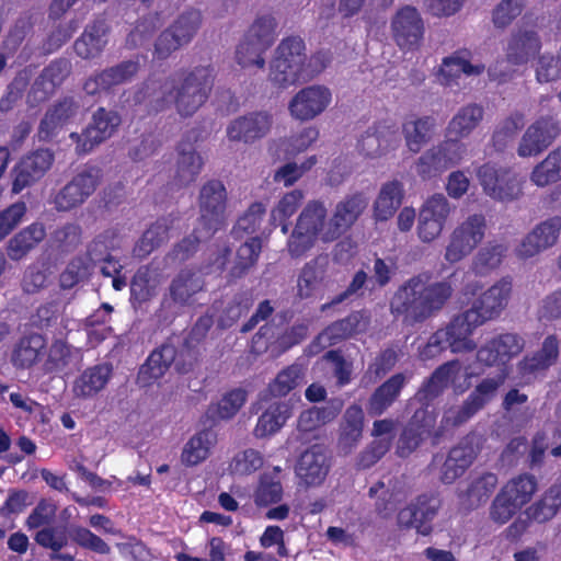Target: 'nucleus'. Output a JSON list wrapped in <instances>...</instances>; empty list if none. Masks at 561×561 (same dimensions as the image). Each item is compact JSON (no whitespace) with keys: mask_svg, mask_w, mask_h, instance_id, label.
<instances>
[{"mask_svg":"<svg viewBox=\"0 0 561 561\" xmlns=\"http://www.w3.org/2000/svg\"><path fill=\"white\" fill-rule=\"evenodd\" d=\"M211 65L179 69L164 80L148 78L135 94L137 102H148L160 112L174 104L176 112L188 117L195 114L208 100L215 83Z\"/></svg>","mask_w":561,"mask_h":561,"instance_id":"1","label":"nucleus"},{"mask_svg":"<svg viewBox=\"0 0 561 561\" xmlns=\"http://www.w3.org/2000/svg\"><path fill=\"white\" fill-rule=\"evenodd\" d=\"M454 293L448 280L432 282L430 273H419L401 284L390 300V312L404 322L421 323L439 312Z\"/></svg>","mask_w":561,"mask_h":561,"instance_id":"2","label":"nucleus"},{"mask_svg":"<svg viewBox=\"0 0 561 561\" xmlns=\"http://www.w3.org/2000/svg\"><path fill=\"white\" fill-rule=\"evenodd\" d=\"M306 45L300 36H287L280 41L271 62L268 79L277 89H286L305 81L310 73L306 68Z\"/></svg>","mask_w":561,"mask_h":561,"instance_id":"3","label":"nucleus"},{"mask_svg":"<svg viewBox=\"0 0 561 561\" xmlns=\"http://www.w3.org/2000/svg\"><path fill=\"white\" fill-rule=\"evenodd\" d=\"M537 489L538 481L530 473H519L510 479L491 504V519L500 525L506 524L524 505L530 502Z\"/></svg>","mask_w":561,"mask_h":561,"instance_id":"4","label":"nucleus"},{"mask_svg":"<svg viewBox=\"0 0 561 561\" xmlns=\"http://www.w3.org/2000/svg\"><path fill=\"white\" fill-rule=\"evenodd\" d=\"M277 23L272 14L257 16L236 48V61L242 68L263 69V55L273 45Z\"/></svg>","mask_w":561,"mask_h":561,"instance_id":"5","label":"nucleus"},{"mask_svg":"<svg viewBox=\"0 0 561 561\" xmlns=\"http://www.w3.org/2000/svg\"><path fill=\"white\" fill-rule=\"evenodd\" d=\"M505 379V370L494 377L482 379L460 405L451 407L445 411L440 426L444 430H449L467 423L492 401Z\"/></svg>","mask_w":561,"mask_h":561,"instance_id":"6","label":"nucleus"},{"mask_svg":"<svg viewBox=\"0 0 561 561\" xmlns=\"http://www.w3.org/2000/svg\"><path fill=\"white\" fill-rule=\"evenodd\" d=\"M100 180L99 168L82 169L51 196L54 208L59 213H65L80 207L96 191Z\"/></svg>","mask_w":561,"mask_h":561,"instance_id":"7","label":"nucleus"},{"mask_svg":"<svg viewBox=\"0 0 561 561\" xmlns=\"http://www.w3.org/2000/svg\"><path fill=\"white\" fill-rule=\"evenodd\" d=\"M477 178L483 192L493 199L512 202L523 194V182L511 168L486 162L478 168Z\"/></svg>","mask_w":561,"mask_h":561,"instance_id":"8","label":"nucleus"},{"mask_svg":"<svg viewBox=\"0 0 561 561\" xmlns=\"http://www.w3.org/2000/svg\"><path fill=\"white\" fill-rule=\"evenodd\" d=\"M121 122L122 119L117 112L99 107L81 134L73 131L69 135L70 139L76 144L77 154H87L112 137Z\"/></svg>","mask_w":561,"mask_h":561,"instance_id":"9","label":"nucleus"},{"mask_svg":"<svg viewBox=\"0 0 561 561\" xmlns=\"http://www.w3.org/2000/svg\"><path fill=\"white\" fill-rule=\"evenodd\" d=\"M485 229L486 222L483 215L473 214L469 216L450 233L445 251V260L454 264L469 255L483 240Z\"/></svg>","mask_w":561,"mask_h":561,"instance_id":"10","label":"nucleus"},{"mask_svg":"<svg viewBox=\"0 0 561 561\" xmlns=\"http://www.w3.org/2000/svg\"><path fill=\"white\" fill-rule=\"evenodd\" d=\"M368 207V197L363 192L345 195L334 208L332 217L322 232L324 242H332L347 232Z\"/></svg>","mask_w":561,"mask_h":561,"instance_id":"11","label":"nucleus"},{"mask_svg":"<svg viewBox=\"0 0 561 561\" xmlns=\"http://www.w3.org/2000/svg\"><path fill=\"white\" fill-rule=\"evenodd\" d=\"M442 506V499L436 492L417 495L408 506L398 514L400 527L415 528L416 533L427 536L433 531V520Z\"/></svg>","mask_w":561,"mask_h":561,"instance_id":"12","label":"nucleus"},{"mask_svg":"<svg viewBox=\"0 0 561 561\" xmlns=\"http://www.w3.org/2000/svg\"><path fill=\"white\" fill-rule=\"evenodd\" d=\"M227 202L226 187L219 180L206 182L199 192V221L207 237H213L224 225Z\"/></svg>","mask_w":561,"mask_h":561,"instance_id":"13","label":"nucleus"},{"mask_svg":"<svg viewBox=\"0 0 561 561\" xmlns=\"http://www.w3.org/2000/svg\"><path fill=\"white\" fill-rule=\"evenodd\" d=\"M451 208L443 194L430 196L420 207L416 225L419 239L424 243L436 240L450 215Z\"/></svg>","mask_w":561,"mask_h":561,"instance_id":"14","label":"nucleus"},{"mask_svg":"<svg viewBox=\"0 0 561 561\" xmlns=\"http://www.w3.org/2000/svg\"><path fill=\"white\" fill-rule=\"evenodd\" d=\"M391 32L393 41L401 49L419 48L425 32L419 10L412 5L400 8L391 20Z\"/></svg>","mask_w":561,"mask_h":561,"instance_id":"15","label":"nucleus"},{"mask_svg":"<svg viewBox=\"0 0 561 561\" xmlns=\"http://www.w3.org/2000/svg\"><path fill=\"white\" fill-rule=\"evenodd\" d=\"M560 130V124L553 116L537 118L524 133L517 148L518 156H538L556 140Z\"/></svg>","mask_w":561,"mask_h":561,"instance_id":"16","label":"nucleus"},{"mask_svg":"<svg viewBox=\"0 0 561 561\" xmlns=\"http://www.w3.org/2000/svg\"><path fill=\"white\" fill-rule=\"evenodd\" d=\"M436 422V414L427 408L414 411L409 422L403 427L398 443L397 455L401 458L409 457L427 437Z\"/></svg>","mask_w":561,"mask_h":561,"instance_id":"17","label":"nucleus"},{"mask_svg":"<svg viewBox=\"0 0 561 561\" xmlns=\"http://www.w3.org/2000/svg\"><path fill=\"white\" fill-rule=\"evenodd\" d=\"M525 341L517 333H502L477 351V360L488 367L505 366L524 350Z\"/></svg>","mask_w":561,"mask_h":561,"instance_id":"18","label":"nucleus"},{"mask_svg":"<svg viewBox=\"0 0 561 561\" xmlns=\"http://www.w3.org/2000/svg\"><path fill=\"white\" fill-rule=\"evenodd\" d=\"M54 159L49 149H37L21 158L12 171V192L18 194L42 179L53 165Z\"/></svg>","mask_w":561,"mask_h":561,"instance_id":"19","label":"nucleus"},{"mask_svg":"<svg viewBox=\"0 0 561 561\" xmlns=\"http://www.w3.org/2000/svg\"><path fill=\"white\" fill-rule=\"evenodd\" d=\"M332 93L324 85H309L298 91L289 101L290 115L301 122L311 121L329 106Z\"/></svg>","mask_w":561,"mask_h":561,"instance_id":"20","label":"nucleus"},{"mask_svg":"<svg viewBox=\"0 0 561 561\" xmlns=\"http://www.w3.org/2000/svg\"><path fill=\"white\" fill-rule=\"evenodd\" d=\"M512 279L504 277L481 294L468 309L484 324L497 318L508 304Z\"/></svg>","mask_w":561,"mask_h":561,"instance_id":"21","label":"nucleus"},{"mask_svg":"<svg viewBox=\"0 0 561 561\" xmlns=\"http://www.w3.org/2000/svg\"><path fill=\"white\" fill-rule=\"evenodd\" d=\"M481 325V321L467 309L456 314L445 328L439 330L443 331L451 353H468L477 348V343L471 335Z\"/></svg>","mask_w":561,"mask_h":561,"instance_id":"22","label":"nucleus"},{"mask_svg":"<svg viewBox=\"0 0 561 561\" xmlns=\"http://www.w3.org/2000/svg\"><path fill=\"white\" fill-rule=\"evenodd\" d=\"M272 124L273 116L268 112H251L233 119L227 127V136L231 141L253 144L270 133Z\"/></svg>","mask_w":561,"mask_h":561,"instance_id":"23","label":"nucleus"},{"mask_svg":"<svg viewBox=\"0 0 561 561\" xmlns=\"http://www.w3.org/2000/svg\"><path fill=\"white\" fill-rule=\"evenodd\" d=\"M139 69L140 64L138 60H123L88 78L83 84V90L89 95L98 94L101 91H108L113 87L130 81L138 73Z\"/></svg>","mask_w":561,"mask_h":561,"instance_id":"24","label":"nucleus"},{"mask_svg":"<svg viewBox=\"0 0 561 561\" xmlns=\"http://www.w3.org/2000/svg\"><path fill=\"white\" fill-rule=\"evenodd\" d=\"M330 470V458L320 444L306 449L296 463V474L307 486H318L327 478Z\"/></svg>","mask_w":561,"mask_h":561,"instance_id":"25","label":"nucleus"},{"mask_svg":"<svg viewBox=\"0 0 561 561\" xmlns=\"http://www.w3.org/2000/svg\"><path fill=\"white\" fill-rule=\"evenodd\" d=\"M198 139L196 130L186 133L178 146V163L174 184L179 187L195 182L203 168L202 157L196 152L194 144Z\"/></svg>","mask_w":561,"mask_h":561,"instance_id":"26","label":"nucleus"},{"mask_svg":"<svg viewBox=\"0 0 561 561\" xmlns=\"http://www.w3.org/2000/svg\"><path fill=\"white\" fill-rule=\"evenodd\" d=\"M561 217L556 216L537 225L522 241L517 249L518 256L531 257L542 250L552 247L560 234Z\"/></svg>","mask_w":561,"mask_h":561,"instance_id":"27","label":"nucleus"},{"mask_svg":"<svg viewBox=\"0 0 561 561\" xmlns=\"http://www.w3.org/2000/svg\"><path fill=\"white\" fill-rule=\"evenodd\" d=\"M460 369L461 365L458 359H453L438 366L431 376L423 381L415 393V400L422 404L421 408L428 409V403L443 393L450 381L459 374Z\"/></svg>","mask_w":561,"mask_h":561,"instance_id":"28","label":"nucleus"},{"mask_svg":"<svg viewBox=\"0 0 561 561\" xmlns=\"http://www.w3.org/2000/svg\"><path fill=\"white\" fill-rule=\"evenodd\" d=\"M407 382V376L403 373H397L379 385L367 401L368 415L371 417L382 415L400 398Z\"/></svg>","mask_w":561,"mask_h":561,"instance_id":"29","label":"nucleus"},{"mask_svg":"<svg viewBox=\"0 0 561 561\" xmlns=\"http://www.w3.org/2000/svg\"><path fill=\"white\" fill-rule=\"evenodd\" d=\"M70 62L67 59H56L46 66L41 75L35 79L30 91V98L37 103L44 102L61 85L70 75Z\"/></svg>","mask_w":561,"mask_h":561,"instance_id":"30","label":"nucleus"},{"mask_svg":"<svg viewBox=\"0 0 561 561\" xmlns=\"http://www.w3.org/2000/svg\"><path fill=\"white\" fill-rule=\"evenodd\" d=\"M46 351L47 340L43 334L24 333L14 344L11 360L14 367L28 369L42 360Z\"/></svg>","mask_w":561,"mask_h":561,"instance_id":"31","label":"nucleus"},{"mask_svg":"<svg viewBox=\"0 0 561 561\" xmlns=\"http://www.w3.org/2000/svg\"><path fill=\"white\" fill-rule=\"evenodd\" d=\"M370 323V312L366 309L352 311L343 319L330 323L321 333L330 345L363 333Z\"/></svg>","mask_w":561,"mask_h":561,"instance_id":"32","label":"nucleus"},{"mask_svg":"<svg viewBox=\"0 0 561 561\" xmlns=\"http://www.w3.org/2000/svg\"><path fill=\"white\" fill-rule=\"evenodd\" d=\"M560 354L559 340L554 334L545 337L541 347L531 355H526L518 364L519 374L535 376L553 366Z\"/></svg>","mask_w":561,"mask_h":561,"instance_id":"33","label":"nucleus"},{"mask_svg":"<svg viewBox=\"0 0 561 561\" xmlns=\"http://www.w3.org/2000/svg\"><path fill=\"white\" fill-rule=\"evenodd\" d=\"M462 145L456 141L445 140L437 147H434L424 152L417 161V173L423 179H430L435 176L438 172H442L453 164L457 163L459 157L455 160L448 157V152L461 149Z\"/></svg>","mask_w":561,"mask_h":561,"instance_id":"34","label":"nucleus"},{"mask_svg":"<svg viewBox=\"0 0 561 561\" xmlns=\"http://www.w3.org/2000/svg\"><path fill=\"white\" fill-rule=\"evenodd\" d=\"M113 376V365L108 362L85 368L73 382V392L79 398H93L101 392Z\"/></svg>","mask_w":561,"mask_h":561,"instance_id":"35","label":"nucleus"},{"mask_svg":"<svg viewBox=\"0 0 561 561\" xmlns=\"http://www.w3.org/2000/svg\"><path fill=\"white\" fill-rule=\"evenodd\" d=\"M205 289L203 276L193 268H182L171 280L169 294L174 304L191 306L194 297Z\"/></svg>","mask_w":561,"mask_h":561,"instance_id":"36","label":"nucleus"},{"mask_svg":"<svg viewBox=\"0 0 561 561\" xmlns=\"http://www.w3.org/2000/svg\"><path fill=\"white\" fill-rule=\"evenodd\" d=\"M541 48L540 38L535 31L518 30L512 34L506 49L507 61L519 66L527 64L539 54Z\"/></svg>","mask_w":561,"mask_h":561,"instance_id":"37","label":"nucleus"},{"mask_svg":"<svg viewBox=\"0 0 561 561\" xmlns=\"http://www.w3.org/2000/svg\"><path fill=\"white\" fill-rule=\"evenodd\" d=\"M404 197L403 184L398 180L386 182L373 205V216L376 221H387L400 208Z\"/></svg>","mask_w":561,"mask_h":561,"instance_id":"38","label":"nucleus"},{"mask_svg":"<svg viewBox=\"0 0 561 561\" xmlns=\"http://www.w3.org/2000/svg\"><path fill=\"white\" fill-rule=\"evenodd\" d=\"M484 110L479 104H467L458 110L447 126L448 141H456L468 137L483 119Z\"/></svg>","mask_w":561,"mask_h":561,"instance_id":"39","label":"nucleus"},{"mask_svg":"<svg viewBox=\"0 0 561 561\" xmlns=\"http://www.w3.org/2000/svg\"><path fill=\"white\" fill-rule=\"evenodd\" d=\"M107 26L103 20H95L87 25L82 35L76 39L73 48L83 59H93L101 55L106 46Z\"/></svg>","mask_w":561,"mask_h":561,"instance_id":"40","label":"nucleus"},{"mask_svg":"<svg viewBox=\"0 0 561 561\" xmlns=\"http://www.w3.org/2000/svg\"><path fill=\"white\" fill-rule=\"evenodd\" d=\"M46 237L42 222H33L15 233L7 243V254L12 261H20Z\"/></svg>","mask_w":561,"mask_h":561,"instance_id":"41","label":"nucleus"},{"mask_svg":"<svg viewBox=\"0 0 561 561\" xmlns=\"http://www.w3.org/2000/svg\"><path fill=\"white\" fill-rule=\"evenodd\" d=\"M470 58L471 51L466 48L458 49L453 55L445 57L439 68L444 83L450 84L462 73L467 76L481 75L484 71V65H472Z\"/></svg>","mask_w":561,"mask_h":561,"instance_id":"42","label":"nucleus"},{"mask_svg":"<svg viewBox=\"0 0 561 561\" xmlns=\"http://www.w3.org/2000/svg\"><path fill=\"white\" fill-rule=\"evenodd\" d=\"M262 252V240L260 237H251L242 243L228 272V280L234 282L243 278L256 265Z\"/></svg>","mask_w":561,"mask_h":561,"instance_id":"43","label":"nucleus"},{"mask_svg":"<svg viewBox=\"0 0 561 561\" xmlns=\"http://www.w3.org/2000/svg\"><path fill=\"white\" fill-rule=\"evenodd\" d=\"M436 119L433 116H423L405 121L402 134L410 151L417 153L435 134Z\"/></svg>","mask_w":561,"mask_h":561,"instance_id":"44","label":"nucleus"},{"mask_svg":"<svg viewBox=\"0 0 561 561\" xmlns=\"http://www.w3.org/2000/svg\"><path fill=\"white\" fill-rule=\"evenodd\" d=\"M473 459L474 453L471 447L463 445L453 447L442 466L440 481L451 484L466 472Z\"/></svg>","mask_w":561,"mask_h":561,"instance_id":"45","label":"nucleus"},{"mask_svg":"<svg viewBox=\"0 0 561 561\" xmlns=\"http://www.w3.org/2000/svg\"><path fill=\"white\" fill-rule=\"evenodd\" d=\"M290 407L284 402H274L259 416L253 434L265 438L277 433L290 417Z\"/></svg>","mask_w":561,"mask_h":561,"instance_id":"46","label":"nucleus"},{"mask_svg":"<svg viewBox=\"0 0 561 561\" xmlns=\"http://www.w3.org/2000/svg\"><path fill=\"white\" fill-rule=\"evenodd\" d=\"M216 442L217 435L214 431L207 428L197 432L184 445L181 461L187 467L201 463L209 456L210 448Z\"/></svg>","mask_w":561,"mask_h":561,"instance_id":"47","label":"nucleus"},{"mask_svg":"<svg viewBox=\"0 0 561 561\" xmlns=\"http://www.w3.org/2000/svg\"><path fill=\"white\" fill-rule=\"evenodd\" d=\"M560 508L561 484H552L539 500L527 507L526 514L529 519L542 524L551 520Z\"/></svg>","mask_w":561,"mask_h":561,"instance_id":"48","label":"nucleus"},{"mask_svg":"<svg viewBox=\"0 0 561 561\" xmlns=\"http://www.w3.org/2000/svg\"><path fill=\"white\" fill-rule=\"evenodd\" d=\"M364 412L357 404L350 405L344 413L341 424L339 445L345 451L351 450L359 442L363 435Z\"/></svg>","mask_w":561,"mask_h":561,"instance_id":"49","label":"nucleus"},{"mask_svg":"<svg viewBox=\"0 0 561 561\" xmlns=\"http://www.w3.org/2000/svg\"><path fill=\"white\" fill-rule=\"evenodd\" d=\"M170 226L167 219L161 218L154 221L136 242L133 254L136 257L145 259L156 249L169 240Z\"/></svg>","mask_w":561,"mask_h":561,"instance_id":"50","label":"nucleus"},{"mask_svg":"<svg viewBox=\"0 0 561 561\" xmlns=\"http://www.w3.org/2000/svg\"><path fill=\"white\" fill-rule=\"evenodd\" d=\"M561 180V146L553 149L530 173V181L539 186L557 183Z\"/></svg>","mask_w":561,"mask_h":561,"instance_id":"51","label":"nucleus"},{"mask_svg":"<svg viewBox=\"0 0 561 561\" xmlns=\"http://www.w3.org/2000/svg\"><path fill=\"white\" fill-rule=\"evenodd\" d=\"M497 485V476L493 472H484L473 479L460 497L470 508H477L486 503Z\"/></svg>","mask_w":561,"mask_h":561,"instance_id":"52","label":"nucleus"},{"mask_svg":"<svg viewBox=\"0 0 561 561\" xmlns=\"http://www.w3.org/2000/svg\"><path fill=\"white\" fill-rule=\"evenodd\" d=\"M175 359L176 348L172 344L164 343L150 353L140 368V374L148 375L149 379H158L172 364L175 366Z\"/></svg>","mask_w":561,"mask_h":561,"instance_id":"53","label":"nucleus"},{"mask_svg":"<svg viewBox=\"0 0 561 561\" xmlns=\"http://www.w3.org/2000/svg\"><path fill=\"white\" fill-rule=\"evenodd\" d=\"M67 536L73 545L83 550L100 556H107L111 553L110 545L84 526L76 524L69 525L67 528Z\"/></svg>","mask_w":561,"mask_h":561,"instance_id":"54","label":"nucleus"},{"mask_svg":"<svg viewBox=\"0 0 561 561\" xmlns=\"http://www.w3.org/2000/svg\"><path fill=\"white\" fill-rule=\"evenodd\" d=\"M304 376V369L300 365H289L282 369L274 380L268 383L267 391L274 398L285 397L302 383Z\"/></svg>","mask_w":561,"mask_h":561,"instance_id":"55","label":"nucleus"},{"mask_svg":"<svg viewBox=\"0 0 561 561\" xmlns=\"http://www.w3.org/2000/svg\"><path fill=\"white\" fill-rule=\"evenodd\" d=\"M304 193L301 190H293L286 193L277 203L276 207L272 210V224L274 226L280 225L282 231L287 233V220L296 214L304 201Z\"/></svg>","mask_w":561,"mask_h":561,"instance_id":"56","label":"nucleus"},{"mask_svg":"<svg viewBox=\"0 0 561 561\" xmlns=\"http://www.w3.org/2000/svg\"><path fill=\"white\" fill-rule=\"evenodd\" d=\"M248 393L243 389L227 392L216 405H210L207 414L211 419L229 420L233 417L247 401Z\"/></svg>","mask_w":561,"mask_h":561,"instance_id":"57","label":"nucleus"},{"mask_svg":"<svg viewBox=\"0 0 561 561\" xmlns=\"http://www.w3.org/2000/svg\"><path fill=\"white\" fill-rule=\"evenodd\" d=\"M525 125V115L514 112L504 118L492 135V144L496 151H503Z\"/></svg>","mask_w":561,"mask_h":561,"instance_id":"58","label":"nucleus"},{"mask_svg":"<svg viewBox=\"0 0 561 561\" xmlns=\"http://www.w3.org/2000/svg\"><path fill=\"white\" fill-rule=\"evenodd\" d=\"M283 499V485L276 474L263 473L254 492V502L260 507L278 503Z\"/></svg>","mask_w":561,"mask_h":561,"instance_id":"59","label":"nucleus"},{"mask_svg":"<svg viewBox=\"0 0 561 561\" xmlns=\"http://www.w3.org/2000/svg\"><path fill=\"white\" fill-rule=\"evenodd\" d=\"M327 209L321 202L312 201L300 213L295 227L318 237L324 226Z\"/></svg>","mask_w":561,"mask_h":561,"instance_id":"60","label":"nucleus"},{"mask_svg":"<svg viewBox=\"0 0 561 561\" xmlns=\"http://www.w3.org/2000/svg\"><path fill=\"white\" fill-rule=\"evenodd\" d=\"M265 213L266 207L263 203H252L244 214L238 218L231 231L232 236L242 238L243 234L254 233L260 228Z\"/></svg>","mask_w":561,"mask_h":561,"instance_id":"61","label":"nucleus"},{"mask_svg":"<svg viewBox=\"0 0 561 561\" xmlns=\"http://www.w3.org/2000/svg\"><path fill=\"white\" fill-rule=\"evenodd\" d=\"M398 359L399 354L394 347H386L381 350L368 364L364 377L374 383L379 381L392 370Z\"/></svg>","mask_w":561,"mask_h":561,"instance_id":"62","label":"nucleus"},{"mask_svg":"<svg viewBox=\"0 0 561 561\" xmlns=\"http://www.w3.org/2000/svg\"><path fill=\"white\" fill-rule=\"evenodd\" d=\"M202 23V14L197 9H188L182 12L170 26V30L182 43H190L197 33Z\"/></svg>","mask_w":561,"mask_h":561,"instance_id":"63","label":"nucleus"},{"mask_svg":"<svg viewBox=\"0 0 561 561\" xmlns=\"http://www.w3.org/2000/svg\"><path fill=\"white\" fill-rule=\"evenodd\" d=\"M47 357L43 363L42 369L45 374H57L62 371L70 362V346L62 340H56L47 348Z\"/></svg>","mask_w":561,"mask_h":561,"instance_id":"64","label":"nucleus"}]
</instances>
